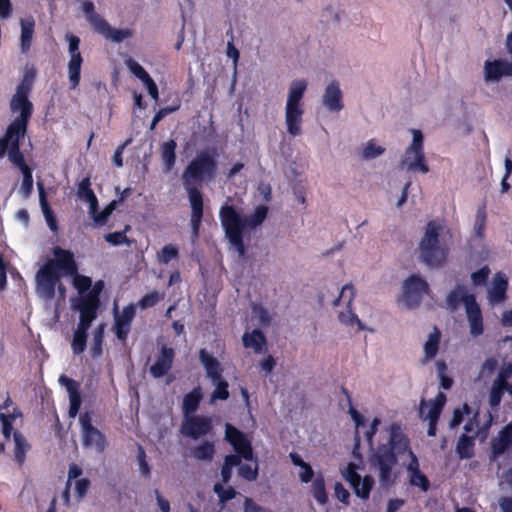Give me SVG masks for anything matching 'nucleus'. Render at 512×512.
<instances>
[{"mask_svg":"<svg viewBox=\"0 0 512 512\" xmlns=\"http://www.w3.org/2000/svg\"><path fill=\"white\" fill-rule=\"evenodd\" d=\"M242 342L245 348L253 349L255 353L260 354L266 344V338L259 329H254L243 334Z\"/></svg>","mask_w":512,"mask_h":512,"instance_id":"72a5a7b5","label":"nucleus"},{"mask_svg":"<svg viewBox=\"0 0 512 512\" xmlns=\"http://www.w3.org/2000/svg\"><path fill=\"white\" fill-rule=\"evenodd\" d=\"M411 134L412 142L402 154L399 161V167L407 172H420L422 174H427L429 172V166L424 154L423 134L417 129H412Z\"/></svg>","mask_w":512,"mask_h":512,"instance_id":"9b49d317","label":"nucleus"},{"mask_svg":"<svg viewBox=\"0 0 512 512\" xmlns=\"http://www.w3.org/2000/svg\"><path fill=\"white\" fill-rule=\"evenodd\" d=\"M20 50L27 53L32 45L35 21L32 18L21 19Z\"/></svg>","mask_w":512,"mask_h":512,"instance_id":"f704fd0d","label":"nucleus"},{"mask_svg":"<svg viewBox=\"0 0 512 512\" xmlns=\"http://www.w3.org/2000/svg\"><path fill=\"white\" fill-rule=\"evenodd\" d=\"M460 303L463 304L469 328V333L473 338H477L484 333V319L481 308L476 302L475 296L469 293L464 286H457L447 296L448 306L454 310Z\"/></svg>","mask_w":512,"mask_h":512,"instance_id":"1a4fd4ad","label":"nucleus"},{"mask_svg":"<svg viewBox=\"0 0 512 512\" xmlns=\"http://www.w3.org/2000/svg\"><path fill=\"white\" fill-rule=\"evenodd\" d=\"M334 492H335L336 498L340 502H342L344 504H348V499L350 497V493L341 483H336L335 484Z\"/></svg>","mask_w":512,"mask_h":512,"instance_id":"338daca9","label":"nucleus"},{"mask_svg":"<svg viewBox=\"0 0 512 512\" xmlns=\"http://www.w3.org/2000/svg\"><path fill=\"white\" fill-rule=\"evenodd\" d=\"M82 446L97 453L105 451L108 443L105 435L93 425L92 413L85 412L79 416Z\"/></svg>","mask_w":512,"mask_h":512,"instance_id":"f8f14e48","label":"nucleus"},{"mask_svg":"<svg viewBox=\"0 0 512 512\" xmlns=\"http://www.w3.org/2000/svg\"><path fill=\"white\" fill-rule=\"evenodd\" d=\"M225 440L230 443L236 454L227 455L224 458L221 469V484H227L231 480L232 470L240 464L241 459L253 460L251 441L243 432L229 423L225 425Z\"/></svg>","mask_w":512,"mask_h":512,"instance_id":"6e6552de","label":"nucleus"},{"mask_svg":"<svg viewBox=\"0 0 512 512\" xmlns=\"http://www.w3.org/2000/svg\"><path fill=\"white\" fill-rule=\"evenodd\" d=\"M355 442L356 443L353 449V456L356 458V461L348 463L340 471L343 478L352 487L356 496L363 500H366L369 498L374 481L371 476L366 475L364 477H361V475L359 474V471H362L364 469V465L363 460L358 453L359 438L357 435L355 438Z\"/></svg>","mask_w":512,"mask_h":512,"instance_id":"9d476101","label":"nucleus"},{"mask_svg":"<svg viewBox=\"0 0 512 512\" xmlns=\"http://www.w3.org/2000/svg\"><path fill=\"white\" fill-rule=\"evenodd\" d=\"M355 297V290L352 285H345L342 287L340 295L334 301V305H339L340 302L344 303L347 307L351 306Z\"/></svg>","mask_w":512,"mask_h":512,"instance_id":"864d4df0","label":"nucleus"},{"mask_svg":"<svg viewBox=\"0 0 512 512\" xmlns=\"http://www.w3.org/2000/svg\"><path fill=\"white\" fill-rule=\"evenodd\" d=\"M20 413H12V414H5L0 412V422L2 424V434L3 436L8 439L11 435L12 431V423L15 420L17 416H19Z\"/></svg>","mask_w":512,"mask_h":512,"instance_id":"5fc2aeb1","label":"nucleus"},{"mask_svg":"<svg viewBox=\"0 0 512 512\" xmlns=\"http://www.w3.org/2000/svg\"><path fill=\"white\" fill-rule=\"evenodd\" d=\"M386 149L377 139H370L362 145L360 157L364 161H371L385 153Z\"/></svg>","mask_w":512,"mask_h":512,"instance_id":"c9c22d12","label":"nucleus"},{"mask_svg":"<svg viewBox=\"0 0 512 512\" xmlns=\"http://www.w3.org/2000/svg\"><path fill=\"white\" fill-rule=\"evenodd\" d=\"M125 65L128 68V70L143 83H145L147 80L151 78L147 71L137 61H135L132 58H128L125 61Z\"/></svg>","mask_w":512,"mask_h":512,"instance_id":"3c124183","label":"nucleus"},{"mask_svg":"<svg viewBox=\"0 0 512 512\" xmlns=\"http://www.w3.org/2000/svg\"><path fill=\"white\" fill-rule=\"evenodd\" d=\"M117 205V201L113 200L110 202L103 211L98 212L95 211L93 214H90V216L93 218L94 222L97 224H104L107 220V218L112 214V212L115 210Z\"/></svg>","mask_w":512,"mask_h":512,"instance_id":"6e6d98bb","label":"nucleus"},{"mask_svg":"<svg viewBox=\"0 0 512 512\" xmlns=\"http://www.w3.org/2000/svg\"><path fill=\"white\" fill-rule=\"evenodd\" d=\"M77 196L79 199L89 204V214H93V212L97 211L98 200L95 193L91 189V182L88 177L82 179V181L78 184Z\"/></svg>","mask_w":512,"mask_h":512,"instance_id":"2f4dec72","label":"nucleus"},{"mask_svg":"<svg viewBox=\"0 0 512 512\" xmlns=\"http://www.w3.org/2000/svg\"><path fill=\"white\" fill-rule=\"evenodd\" d=\"M87 331L77 328L73 335L71 347L74 354H81L86 348Z\"/></svg>","mask_w":512,"mask_h":512,"instance_id":"09e8293b","label":"nucleus"},{"mask_svg":"<svg viewBox=\"0 0 512 512\" xmlns=\"http://www.w3.org/2000/svg\"><path fill=\"white\" fill-rule=\"evenodd\" d=\"M512 450V422L499 434L492 443L494 459H497L505 451Z\"/></svg>","mask_w":512,"mask_h":512,"instance_id":"7c9ffc66","label":"nucleus"},{"mask_svg":"<svg viewBox=\"0 0 512 512\" xmlns=\"http://www.w3.org/2000/svg\"><path fill=\"white\" fill-rule=\"evenodd\" d=\"M99 307L98 292L92 291L80 297L78 302L74 304V308L80 312V320L77 328L88 331L91 323L97 317Z\"/></svg>","mask_w":512,"mask_h":512,"instance_id":"2eb2a0df","label":"nucleus"},{"mask_svg":"<svg viewBox=\"0 0 512 512\" xmlns=\"http://www.w3.org/2000/svg\"><path fill=\"white\" fill-rule=\"evenodd\" d=\"M81 8L86 20L93 26L95 31H97L105 19L95 11L94 3L90 0H85L82 2Z\"/></svg>","mask_w":512,"mask_h":512,"instance_id":"79ce46f5","label":"nucleus"},{"mask_svg":"<svg viewBox=\"0 0 512 512\" xmlns=\"http://www.w3.org/2000/svg\"><path fill=\"white\" fill-rule=\"evenodd\" d=\"M512 77V58L487 59L483 63V81L487 86L498 84L504 78Z\"/></svg>","mask_w":512,"mask_h":512,"instance_id":"ddd939ff","label":"nucleus"},{"mask_svg":"<svg viewBox=\"0 0 512 512\" xmlns=\"http://www.w3.org/2000/svg\"><path fill=\"white\" fill-rule=\"evenodd\" d=\"M441 341V332L438 328L434 327L431 332L427 335V338L423 344V362H429L433 360L438 351Z\"/></svg>","mask_w":512,"mask_h":512,"instance_id":"c756f323","label":"nucleus"},{"mask_svg":"<svg viewBox=\"0 0 512 512\" xmlns=\"http://www.w3.org/2000/svg\"><path fill=\"white\" fill-rule=\"evenodd\" d=\"M175 352L172 348L162 346L161 353L155 363L150 367V373L154 378H161L172 367Z\"/></svg>","mask_w":512,"mask_h":512,"instance_id":"bb28decb","label":"nucleus"},{"mask_svg":"<svg viewBox=\"0 0 512 512\" xmlns=\"http://www.w3.org/2000/svg\"><path fill=\"white\" fill-rule=\"evenodd\" d=\"M164 298V294H160L156 291L150 292L144 295L139 301V306L142 309L150 308L156 305L160 300Z\"/></svg>","mask_w":512,"mask_h":512,"instance_id":"bf43d9fd","label":"nucleus"},{"mask_svg":"<svg viewBox=\"0 0 512 512\" xmlns=\"http://www.w3.org/2000/svg\"><path fill=\"white\" fill-rule=\"evenodd\" d=\"M177 109H178V106L165 107V108L160 109L153 117L150 129L153 130L156 127V125L158 124V122H160L167 115L175 112Z\"/></svg>","mask_w":512,"mask_h":512,"instance_id":"e2e57ef3","label":"nucleus"},{"mask_svg":"<svg viewBox=\"0 0 512 512\" xmlns=\"http://www.w3.org/2000/svg\"><path fill=\"white\" fill-rule=\"evenodd\" d=\"M212 431V421L208 417L203 416H189L184 417L181 433L190 437L194 440H197L203 436L210 434Z\"/></svg>","mask_w":512,"mask_h":512,"instance_id":"a211bd4d","label":"nucleus"},{"mask_svg":"<svg viewBox=\"0 0 512 512\" xmlns=\"http://www.w3.org/2000/svg\"><path fill=\"white\" fill-rule=\"evenodd\" d=\"M323 106L332 113L340 112L343 107V93L338 82L329 83L322 95Z\"/></svg>","mask_w":512,"mask_h":512,"instance_id":"5701e85b","label":"nucleus"},{"mask_svg":"<svg viewBox=\"0 0 512 512\" xmlns=\"http://www.w3.org/2000/svg\"><path fill=\"white\" fill-rule=\"evenodd\" d=\"M381 423V420L379 418H374L370 427L365 431L364 435L368 442L369 447L371 448L373 445V437L375 433L377 432L378 426Z\"/></svg>","mask_w":512,"mask_h":512,"instance_id":"69168bd1","label":"nucleus"},{"mask_svg":"<svg viewBox=\"0 0 512 512\" xmlns=\"http://www.w3.org/2000/svg\"><path fill=\"white\" fill-rule=\"evenodd\" d=\"M213 491L217 494L219 498L220 509H223L225 507L226 502L235 498L237 494L233 487H224V484L221 483H216L213 487Z\"/></svg>","mask_w":512,"mask_h":512,"instance_id":"c03bdc74","label":"nucleus"},{"mask_svg":"<svg viewBox=\"0 0 512 512\" xmlns=\"http://www.w3.org/2000/svg\"><path fill=\"white\" fill-rule=\"evenodd\" d=\"M136 307L129 304L123 308L121 312L115 308L114 313V329L117 338L121 341L126 340L131 328V323L135 317Z\"/></svg>","mask_w":512,"mask_h":512,"instance_id":"412c9836","label":"nucleus"},{"mask_svg":"<svg viewBox=\"0 0 512 512\" xmlns=\"http://www.w3.org/2000/svg\"><path fill=\"white\" fill-rule=\"evenodd\" d=\"M201 399L202 394L199 387L194 388L191 392L185 395L182 404L184 417L193 416V414L198 409Z\"/></svg>","mask_w":512,"mask_h":512,"instance_id":"e433bc0d","label":"nucleus"},{"mask_svg":"<svg viewBox=\"0 0 512 512\" xmlns=\"http://www.w3.org/2000/svg\"><path fill=\"white\" fill-rule=\"evenodd\" d=\"M29 83L24 81L13 95L10 102V109L13 114L17 116L7 128L6 134L0 140L6 145L8 150L9 160L20 169L24 171L25 167H29L25 161L24 156L19 149V141L24 138L27 131V124L32 115L33 104L28 99Z\"/></svg>","mask_w":512,"mask_h":512,"instance_id":"f03ea898","label":"nucleus"},{"mask_svg":"<svg viewBox=\"0 0 512 512\" xmlns=\"http://www.w3.org/2000/svg\"><path fill=\"white\" fill-rule=\"evenodd\" d=\"M21 173L23 175V180L20 187V193L24 198H28L33 191L32 171L29 167H25L24 171Z\"/></svg>","mask_w":512,"mask_h":512,"instance_id":"603ef678","label":"nucleus"},{"mask_svg":"<svg viewBox=\"0 0 512 512\" xmlns=\"http://www.w3.org/2000/svg\"><path fill=\"white\" fill-rule=\"evenodd\" d=\"M176 142L174 140L166 141L161 146V157L164 164V168L167 172L171 171L175 165L176 155Z\"/></svg>","mask_w":512,"mask_h":512,"instance_id":"ea45409f","label":"nucleus"},{"mask_svg":"<svg viewBox=\"0 0 512 512\" xmlns=\"http://www.w3.org/2000/svg\"><path fill=\"white\" fill-rule=\"evenodd\" d=\"M339 320L341 323L347 326H356L358 330H365L366 327L363 325L361 320L353 313L351 306L347 307L345 311L339 313Z\"/></svg>","mask_w":512,"mask_h":512,"instance_id":"a18cd8bd","label":"nucleus"},{"mask_svg":"<svg viewBox=\"0 0 512 512\" xmlns=\"http://www.w3.org/2000/svg\"><path fill=\"white\" fill-rule=\"evenodd\" d=\"M213 384L216 386V388L212 393L211 401H215L217 399L226 400L229 397L228 383L220 379Z\"/></svg>","mask_w":512,"mask_h":512,"instance_id":"13d9d810","label":"nucleus"},{"mask_svg":"<svg viewBox=\"0 0 512 512\" xmlns=\"http://www.w3.org/2000/svg\"><path fill=\"white\" fill-rule=\"evenodd\" d=\"M65 39L68 42L69 61L67 69L70 88L75 89L80 82L81 66L83 63V58L79 51L80 38L71 33H67Z\"/></svg>","mask_w":512,"mask_h":512,"instance_id":"4468645a","label":"nucleus"},{"mask_svg":"<svg viewBox=\"0 0 512 512\" xmlns=\"http://www.w3.org/2000/svg\"><path fill=\"white\" fill-rule=\"evenodd\" d=\"M308 81L304 78L292 80L287 89L284 123L287 133L292 137L300 136L303 132V116L305 113L304 95Z\"/></svg>","mask_w":512,"mask_h":512,"instance_id":"39448f33","label":"nucleus"},{"mask_svg":"<svg viewBox=\"0 0 512 512\" xmlns=\"http://www.w3.org/2000/svg\"><path fill=\"white\" fill-rule=\"evenodd\" d=\"M489 274H490V269L488 268V266H484L481 269H479L478 271L472 273L471 280L474 285L481 286L486 283V280H487Z\"/></svg>","mask_w":512,"mask_h":512,"instance_id":"680f3d73","label":"nucleus"},{"mask_svg":"<svg viewBox=\"0 0 512 512\" xmlns=\"http://www.w3.org/2000/svg\"><path fill=\"white\" fill-rule=\"evenodd\" d=\"M512 374V365H508L500 370L497 378L494 380L489 394V404L491 408H496L501 402L505 392L512 395V386L508 384V379Z\"/></svg>","mask_w":512,"mask_h":512,"instance_id":"aec40b11","label":"nucleus"},{"mask_svg":"<svg viewBox=\"0 0 512 512\" xmlns=\"http://www.w3.org/2000/svg\"><path fill=\"white\" fill-rule=\"evenodd\" d=\"M251 320L256 321L258 325L266 327L271 322L269 312L260 305H253L251 310Z\"/></svg>","mask_w":512,"mask_h":512,"instance_id":"de8ad7c7","label":"nucleus"},{"mask_svg":"<svg viewBox=\"0 0 512 512\" xmlns=\"http://www.w3.org/2000/svg\"><path fill=\"white\" fill-rule=\"evenodd\" d=\"M59 383L66 388L69 394V416L74 418L78 414L82 402L79 392V384L65 375H61L59 377Z\"/></svg>","mask_w":512,"mask_h":512,"instance_id":"a878e982","label":"nucleus"},{"mask_svg":"<svg viewBox=\"0 0 512 512\" xmlns=\"http://www.w3.org/2000/svg\"><path fill=\"white\" fill-rule=\"evenodd\" d=\"M445 402L446 395L443 392H439L432 400L422 401L419 410L421 419L424 421H438Z\"/></svg>","mask_w":512,"mask_h":512,"instance_id":"393cba45","label":"nucleus"},{"mask_svg":"<svg viewBox=\"0 0 512 512\" xmlns=\"http://www.w3.org/2000/svg\"><path fill=\"white\" fill-rule=\"evenodd\" d=\"M38 189H39L40 206H41L45 221H46L48 227L50 228V230L53 232H56L58 229L56 218L53 214V211L49 207V204L47 202L46 195L44 192V188L41 183H38Z\"/></svg>","mask_w":512,"mask_h":512,"instance_id":"4c0bfd02","label":"nucleus"},{"mask_svg":"<svg viewBox=\"0 0 512 512\" xmlns=\"http://www.w3.org/2000/svg\"><path fill=\"white\" fill-rule=\"evenodd\" d=\"M508 279L505 274L498 272L494 275L488 289L487 298L491 305H498L506 300Z\"/></svg>","mask_w":512,"mask_h":512,"instance_id":"b1692460","label":"nucleus"},{"mask_svg":"<svg viewBox=\"0 0 512 512\" xmlns=\"http://www.w3.org/2000/svg\"><path fill=\"white\" fill-rule=\"evenodd\" d=\"M105 240L113 245L124 244L127 242L125 232H113L105 235Z\"/></svg>","mask_w":512,"mask_h":512,"instance_id":"0e129e2a","label":"nucleus"},{"mask_svg":"<svg viewBox=\"0 0 512 512\" xmlns=\"http://www.w3.org/2000/svg\"><path fill=\"white\" fill-rule=\"evenodd\" d=\"M99 34L104 36L107 40L113 43H121L126 39H130L133 37L134 32L129 28L124 29H116L109 25V23L105 20L102 25L97 29Z\"/></svg>","mask_w":512,"mask_h":512,"instance_id":"cd10ccee","label":"nucleus"},{"mask_svg":"<svg viewBox=\"0 0 512 512\" xmlns=\"http://www.w3.org/2000/svg\"><path fill=\"white\" fill-rule=\"evenodd\" d=\"M199 359L203 367L205 368L207 377L216 383L221 379V368L219 361L209 354L205 349L200 350Z\"/></svg>","mask_w":512,"mask_h":512,"instance_id":"c85d7f7f","label":"nucleus"},{"mask_svg":"<svg viewBox=\"0 0 512 512\" xmlns=\"http://www.w3.org/2000/svg\"><path fill=\"white\" fill-rule=\"evenodd\" d=\"M420 258L428 266L441 265L448 254L445 228L436 221L427 224L425 234L419 245Z\"/></svg>","mask_w":512,"mask_h":512,"instance_id":"0eeeda50","label":"nucleus"},{"mask_svg":"<svg viewBox=\"0 0 512 512\" xmlns=\"http://www.w3.org/2000/svg\"><path fill=\"white\" fill-rule=\"evenodd\" d=\"M45 265H51L52 271H57L68 276L74 275L77 272L74 254L60 247L53 249V259L49 260Z\"/></svg>","mask_w":512,"mask_h":512,"instance_id":"6ab92c4d","label":"nucleus"},{"mask_svg":"<svg viewBox=\"0 0 512 512\" xmlns=\"http://www.w3.org/2000/svg\"><path fill=\"white\" fill-rule=\"evenodd\" d=\"M251 462H254L253 465L250 464H239L238 473L239 476L244 478L247 481H254L257 479L258 476V460L253 455V460H250Z\"/></svg>","mask_w":512,"mask_h":512,"instance_id":"49530a36","label":"nucleus"},{"mask_svg":"<svg viewBox=\"0 0 512 512\" xmlns=\"http://www.w3.org/2000/svg\"><path fill=\"white\" fill-rule=\"evenodd\" d=\"M409 452H412L409 439L398 424H392L389 428L388 444L379 446L371 458L372 464L379 470V480L382 485L393 482L392 469L396 465L397 457L407 455L409 458Z\"/></svg>","mask_w":512,"mask_h":512,"instance_id":"7ed1b4c3","label":"nucleus"},{"mask_svg":"<svg viewBox=\"0 0 512 512\" xmlns=\"http://www.w3.org/2000/svg\"><path fill=\"white\" fill-rule=\"evenodd\" d=\"M267 214L268 207L260 205L255 208L251 215L242 219L233 206L224 205L221 207L219 217L222 227L230 244L235 247L239 256H243L245 253L243 243V233L245 228L248 227L250 229H254L258 227L264 222Z\"/></svg>","mask_w":512,"mask_h":512,"instance_id":"20e7f679","label":"nucleus"},{"mask_svg":"<svg viewBox=\"0 0 512 512\" xmlns=\"http://www.w3.org/2000/svg\"><path fill=\"white\" fill-rule=\"evenodd\" d=\"M71 276L73 277V285L80 294L90 289L92 281L89 277L79 275L77 272Z\"/></svg>","mask_w":512,"mask_h":512,"instance_id":"052dcab7","label":"nucleus"},{"mask_svg":"<svg viewBox=\"0 0 512 512\" xmlns=\"http://www.w3.org/2000/svg\"><path fill=\"white\" fill-rule=\"evenodd\" d=\"M59 283V273L51 270V265H44L36 274L37 293L46 300H51L55 287Z\"/></svg>","mask_w":512,"mask_h":512,"instance_id":"f3484780","label":"nucleus"},{"mask_svg":"<svg viewBox=\"0 0 512 512\" xmlns=\"http://www.w3.org/2000/svg\"><path fill=\"white\" fill-rule=\"evenodd\" d=\"M192 456L201 461H211L215 454V445L212 441H204L191 450Z\"/></svg>","mask_w":512,"mask_h":512,"instance_id":"a19ab883","label":"nucleus"},{"mask_svg":"<svg viewBox=\"0 0 512 512\" xmlns=\"http://www.w3.org/2000/svg\"><path fill=\"white\" fill-rule=\"evenodd\" d=\"M217 162L215 152L204 149L190 161L182 174L183 187L191 206V226L193 235H198L203 217V196L198 186L204 181H211L216 176Z\"/></svg>","mask_w":512,"mask_h":512,"instance_id":"f257e3e1","label":"nucleus"},{"mask_svg":"<svg viewBox=\"0 0 512 512\" xmlns=\"http://www.w3.org/2000/svg\"><path fill=\"white\" fill-rule=\"evenodd\" d=\"M479 413L474 412L467 404L456 408L453 417L449 423L451 429H456L463 425L465 431L457 442L456 452L462 459L471 458L473 456L474 439L480 431Z\"/></svg>","mask_w":512,"mask_h":512,"instance_id":"423d86ee","label":"nucleus"},{"mask_svg":"<svg viewBox=\"0 0 512 512\" xmlns=\"http://www.w3.org/2000/svg\"><path fill=\"white\" fill-rule=\"evenodd\" d=\"M310 491L318 504L325 505L327 503L328 496L325 488V480L321 473L316 474L312 479Z\"/></svg>","mask_w":512,"mask_h":512,"instance_id":"58836bf2","label":"nucleus"},{"mask_svg":"<svg viewBox=\"0 0 512 512\" xmlns=\"http://www.w3.org/2000/svg\"><path fill=\"white\" fill-rule=\"evenodd\" d=\"M178 256V250L177 248L172 245L168 244L165 245L160 253L158 254V262L162 264H168L172 259L177 258Z\"/></svg>","mask_w":512,"mask_h":512,"instance_id":"4d7b16f0","label":"nucleus"},{"mask_svg":"<svg viewBox=\"0 0 512 512\" xmlns=\"http://www.w3.org/2000/svg\"><path fill=\"white\" fill-rule=\"evenodd\" d=\"M406 471L409 484L427 492L430 487L428 478L420 471L419 461L413 452H409V461L406 464Z\"/></svg>","mask_w":512,"mask_h":512,"instance_id":"4be33fe9","label":"nucleus"},{"mask_svg":"<svg viewBox=\"0 0 512 512\" xmlns=\"http://www.w3.org/2000/svg\"><path fill=\"white\" fill-rule=\"evenodd\" d=\"M428 292V284L418 275H412L403 283L402 302L408 308L416 307L424 294Z\"/></svg>","mask_w":512,"mask_h":512,"instance_id":"dca6fc26","label":"nucleus"},{"mask_svg":"<svg viewBox=\"0 0 512 512\" xmlns=\"http://www.w3.org/2000/svg\"><path fill=\"white\" fill-rule=\"evenodd\" d=\"M138 464H139V470L144 475H149L150 473V467L148 463L146 462V454L144 449L139 446L138 448Z\"/></svg>","mask_w":512,"mask_h":512,"instance_id":"774afa93","label":"nucleus"},{"mask_svg":"<svg viewBox=\"0 0 512 512\" xmlns=\"http://www.w3.org/2000/svg\"><path fill=\"white\" fill-rule=\"evenodd\" d=\"M104 329H105V325L104 324H99L93 331V335H92V347H91V351H92V354L94 357H97L101 354L102 352V342H103V337H104Z\"/></svg>","mask_w":512,"mask_h":512,"instance_id":"8fccbe9b","label":"nucleus"},{"mask_svg":"<svg viewBox=\"0 0 512 512\" xmlns=\"http://www.w3.org/2000/svg\"><path fill=\"white\" fill-rule=\"evenodd\" d=\"M289 457L293 465L299 468L298 477L300 482L305 484L311 482L312 479L316 476L311 465L305 462L302 457L295 452H291Z\"/></svg>","mask_w":512,"mask_h":512,"instance_id":"473e14b6","label":"nucleus"},{"mask_svg":"<svg viewBox=\"0 0 512 512\" xmlns=\"http://www.w3.org/2000/svg\"><path fill=\"white\" fill-rule=\"evenodd\" d=\"M13 439L15 444V459L18 463L22 464L25 460L26 452L29 449V445L25 437L19 432L13 433Z\"/></svg>","mask_w":512,"mask_h":512,"instance_id":"37998d69","label":"nucleus"}]
</instances>
